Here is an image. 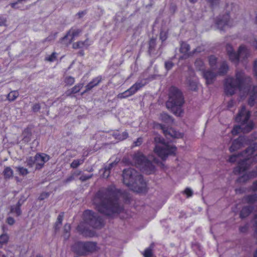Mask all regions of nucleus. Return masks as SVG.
Wrapping results in <instances>:
<instances>
[{
  "instance_id": "obj_1",
  "label": "nucleus",
  "mask_w": 257,
  "mask_h": 257,
  "mask_svg": "<svg viewBox=\"0 0 257 257\" xmlns=\"http://www.w3.org/2000/svg\"><path fill=\"white\" fill-rule=\"evenodd\" d=\"M122 198L125 202H130V196L127 191H122L111 184L106 188L98 190L93 199L95 209L109 218H114L123 210L119 200Z\"/></svg>"
},
{
  "instance_id": "obj_2",
  "label": "nucleus",
  "mask_w": 257,
  "mask_h": 257,
  "mask_svg": "<svg viewBox=\"0 0 257 257\" xmlns=\"http://www.w3.org/2000/svg\"><path fill=\"white\" fill-rule=\"evenodd\" d=\"M250 116V112L247 111L245 106L242 105L235 117V121L240 122V124L233 127L231 131L233 135H237L240 132L248 133L253 128V122L251 121L247 122Z\"/></svg>"
},
{
  "instance_id": "obj_3",
  "label": "nucleus",
  "mask_w": 257,
  "mask_h": 257,
  "mask_svg": "<svg viewBox=\"0 0 257 257\" xmlns=\"http://www.w3.org/2000/svg\"><path fill=\"white\" fill-rule=\"evenodd\" d=\"M256 150H257V143H254L252 146H249L243 152L237 155H232L229 157L228 161L231 163L235 162L239 156L245 157L244 159L239 161L237 166L234 168L233 172L235 175H238L248 169L250 165L249 163L250 162L249 156L253 154Z\"/></svg>"
},
{
  "instance_id": "obj_4",
  "label": "nucleus",
  "mask_w": 257,
  "mask_h": 257,
  "mask_svg": "<svg viewBox=\"0 0 257 257\" xmlns=\"http://www.w3.org/2000/svg\"><path fill=\"white\" fill-rule=\"evenodd\" d=\"M184 102L182 92L177 87L172 86L169 90V99L166 102V107L177 116H180L182 112V106Z\"/></svg>"
},
{
  "instance_id": "obj_5",
  "label": "nucleus",
  "mask_w": 257,
  "mask_h": 257,
  "mask_svg": "<svg viewBox=\"0 0 257 257\" xmlns=\"http://www.w3.org/2000/svg\"><path fill=\"white\" fill-rule=\"evenodd\" d=\"M249 79L242 71H237L235 78L228 77L226 79L224 84V91L227 95H232L237 89L241 90L245 80Z\"/></svg>"
},
{
  "instance_id": "obj_6",
  "label": "nucleus",
  "mask_w": 257,
  "mask_h": 257,
  "mask_svg": "<svg viewBox=\"0 0 257 257\" xmlns=\"http://www.w3.org/2000/svg\"><path fill=\"white\" fill-rule=\"evenodd\" d=\"M154 142L156 144L154 152L162 160H165L169 155H175L177 150L176 146L165 143L163 138L157 136L154 138Z\"/></svg>"
},
{
  "instance_id": "obj_7",
  "label": "nucleus",
  "mask_w": 257,
  "mask_h": 257,
  "mask_svg": "<svg viewBox=\"0 0 257 257\" xmlns=\"http://www.w3.org/2000/svg\"><path fill=\"white\" fill-rule=\"evenodd\" d=\"M135 166L147 174L153 173L155 170V166L141 152L135 153L133 158Z\"/></svg>"
},
{
  "instance_id": "obj_8",
  "label": "nucleus",
  "mask_w": 257,
  "mask_h": 257,
  "mask_svg": "<svg viewBox=\"0 0 257 257\" xmlns=\"http://www.w3.org/2000/svg\"><path fill=\"white\" fill-rule=\"evenodd\" d=\"M97 243L94 242H75L72 246L73 251L77 254L86 255L96 250Z\"/></svg>"
},
{
  "instance_id": "obj_9",
  "label": "nucleus",
  "mask_w": 257,
  "mask_h": 257,
  "mask_svg": "<svg viewBox=\"0 0 257 257\" xmlns=\"http://www.w3.org/2000/svg\"><path fill=\"white\" fill-rule=\"evenodd\" d=\"M83 216L85 223L94 228L100 229L104 226V221L102 217L91 210L85 211Z\"/></svg>"
},
{
  "instance_id": "obj_10",
  "label": "nucleus",
  "mask_w": 257,
  "mask_h": 257,
  "mask_svg": "<svg viewBox=\"0 0 257 257\" xmlns=\"http://www.w3.org/2000/svg\"><path fill=\"white\" fill-rule=\"evenodd\" d=\"M140 175L141 174L133 168L124 169L122 174L123 183L128 187L132 185L136 178Z\"/></svg>"
},
{
  "instance_id": "obj_11",
  "label": "nucleus",
  "mask_w": 257,
  "mask_h": 257,
  "mask_svg": "<svg viewBox=\"0 0 257 257\" xmlns=\"http://www.w3.org/2000/svg\"><path fill=\"white\" fill-rule=\"evenodd\" d=\"M134 191L138 193H144L147 191V184L142 175L139 176L132 185L128 186Z\"/></svg>"
},
{
  "instance_id": "obj_12",
  "label": "nucleus",
  "mask_w": 257,
  "mask_h": 257,
  "mask_svg": "<svg viewBox=\"0 0 257 257\" xmlns=\"http://www.w3.org/2000/svg\"><path fill=\"white\" fill-rule=\"evenodd\" d=\"M155 126L157 128H160L163 131V134L167 138H172L174 139L182 138L183 137V134L179 132L176 131L173 128L166 129L165 125L157 123H155Z\"/></svg>"
},
{
  "instance_id": "obj_13",
  "label": "nucleus",
  "mask_w": 257,
  "mask_h": 257,
  "mask_svg": "<svg viewBox=\"0 0 257 257\" xmlns=\"http://www.w3.org/2000/svg\"><path fill=\"white\" fill-rule=\"evenodd\" d=\"M250 141L248 137L245 136H239L237 139L234 140L229 148L230 152H233L239 149L244 145L250 144Z\"/></svg>"
},
{
  "instance_id": "obj_14",
  "label": "nucleus",
  "mask_w": 257,
  "mask_h": 257,
  "mask_svg": "<svg viewBox=\"0 0 257 257\" xmlns=\"http://www.w3.org/2000/svg\"><path fill=\"white\" fill-rule=\"evenodd\" d=\"M144 86V84L141 82H137L129 89L122 93L118 94L117 97L119 98L122 99L130 96L135 94L138 90Z\"/></svg>"
},
{
  "instance_id": "obj_15",
  "label": "nucleus",
  "mask_w": 257,
  "mask_h": 257,
  "mask_svg": "<svg viewBox=\"0 0 257 257\" xmlns=\"http://www.w3.org/2000/svg\"><path fill=\"white\" fill-rule=\"evenodd\" d=\"M230 16L228 13L221 16L217 18L216 24L218 29L221 31H223L226 26L229 25Z\"/></svg>"
},
{
  "instance_id": "obj_16",
  "label": "nucleus",
  "mask_w": 257,
  "mask_h": 257,
  "mask_svg": "<svg viewBox=\"0 0 257 257\" xmlns=\"http://www.w3.org/2000/svg\"><path fill=\"white\" fill-rule=\"evenodd\" d=\"M50 157L48 155L44 153H37L35 155V160L36 161V169L39 170L43 167L44 164L48 161Z\"/></svg>"
},
{
  "instance_id": "obj_17",
  "label": "nucleus",
  "mask_w": 257,
  "mask_h": 257,
  "mask_svg": "<svg viewBox=\"0 0 257 257\" xmlns=\"http://www.w3.org/2000/svg\"><path fill=\"white\" fill-rule=\"evenodd\" d=\"M202 75L206 80L207 84H211L215 81L217 74L211 70H207L202 72Z\"/></svg>"
},
{
  "instance_id": "obj_18",
  "label": "nucleus",
  "mask_w": 257,
  "mask_h": 257,
  "mask_svg": "<svg viewBox=\"0 0 257 257\" xmlns=\"http://www.w3.org/2000/svg\"><path fill=\"white\" fill-rule=\"evenodd\" d=\"M190 50V46L188 44L183 41L180 42V52L184 54V58H187L191 56V55H190L191 52H189Z\"/></svg>"
},
{
  "instance_id": "obj_19",
  "label": "nucleus",
  "mask_w": 257,
  "mask_h": 257,
  "mask_svg": "<svg viewBox=\"0 0 257 257\" xmlns=\"http://www.w3.org/2000/svg\"><path fill=\"white\" fill-rule=\"evenodd\" d=\"M90 45V43L89 39H86L84 41H78L77 42L73 43L72 48L75 49H87Z\"/></svg>"
},
{
  "instance_id": "obj_20",
  "label": "nucleus",
  "mask_w": 257,
  "mask_h": 257,
  "mask_svg": "<svg viewBox=\"0 0 257 257\" xmlns=\"http://www.w3.org/2000/svg\"><path fill=\"white\" fill-rule=\"evenodd\" d=\"M156 38H152L148 42V52L149 55L154 54L156 47Z\"/></svg>"
},
{
  "instance_id": "obj_21",
  "label": "nucleus",
  "mask_w": 257,
  "mask_h": 257,
  "mask_svg": "<svg viewBox=\"0 0 257 257\" xmlns=\"http://www.w3.org/2000/svg\"><path fill=\"white\" fill-rule=\"evenodd\" d=\"M252 94L250 95L248 100V104L250 106H254L255 105V102L257 98L256 94H257V86H253L252 87Z\"/></svg>"
},
{
  "instance_id": "obj_22",
  "label": "nucleus",
  "mask_w": 257,
  "mask_h": 257,
  "mask_svg": "<svg viewBox=\"0 0 257 257\" xmlns=\"http://www.w3.org/2000/svg\"><path fill=\"white\" fill-rule=\"evenodd\" d=\"M253 207L252 206H246L243 207L240 212V217L244 218L248 216L253 211Z\"/></svg>"
},
{
  "instance_id": "obj_23",
  "label": "nucleus",
  "mask_w": 257,
  "mask_h": 257,
  "mask_svg": "<svg viewBox=\"0 0 257 257\" xmlns=\"http://www.w3.org/2000/svg\"><path fill=\"white\" fill-rule=\"evenodd\" d=\"M159 119L162 121L168 124L173 123L174 119L173 117L166 112H162L159 115Z\"/></svg>"
},
{
  "instance_id": "obj_24",
  "label": "nucleus",
  "mask_w": 257,
  "mask_h": 257,
  "mask_svg": "<svg viewBox=\"0 0 257 257\" xmlns=\"http://www.w3.org/2000/svg\"><path fill=\"white\" fill-rule=\"evenodd\" d=\"M238 51L239 59L244 60L249 56V51L244 46H240Z\"/></svg>"
},
{
  "instance_id": "obj_25",
  "label": "nucleus",
  "mask_w": 257,
  "mask_h": 257,
  "mask_svg": "<svg viewBox=\"0 0 257 257\" xmlns=\"http://www.w3.org/2000/svg\"><path fill=\"white\" fill-rule=\"evenodd\" d=\"M83 86V83H78L75 85L70 89L68 90L66 93L67 96H70L72 94H75L80 91Z\"/></svg>"
},
{
  "instance_id": "obj_26",
  "label": "nucleus",
  "mask_w": 257,
  "mask_h": 257,
  "mask_svg": "<svg viewBox=\"0 0 257 257\" xmlns=\"http://www.w3.org/2000/svg\"><path fill=\"white\" fill-rule=\"evenodd\" d=\"M243 201L248 204H253L257 201V194L246 195L243 197Z\"/></svg>"
},
{
  "instance_id": "obj_27",
  "label": "nucleus",
  "mask_w": 257,
  "mask_h": 257,
  "mask_svg": "<svg viewBox=\"0 0 257 257\" xmlns=\"http://www.w3.org/2000/svg\"><path fill=\"white\" fill-rule=\"evenodd\" d=\"M32 132L30 128H26L23 132V141L25 143H28L31 140Z\"/></svg>"
},
{
  "instance_id": "obj_28",
  "label": "nucleus",
  "mask_w": 257,
  "mask_h": 257,
  "mask_svg": "<svg viewBox=\"0 0 257 257\" xmlns=\"http://www.w3.org/2000/svg\"><path fill=\"white\" fill-rule=\"evenodd\" d=\"M3 174L5 179H10L13 177L14 171L10 167H6L3 171Z\"/></svg>"
},
{
  "instance_id": "obj_29",
  "label": "nucleus",
  "mask_w": 257,
  "mask_h": 257,
  "mask_svg": "<svg viewBox=\"0 0 257 257\" xmlns=\"http://www.w3.org/2000/svg\"><path fill=\"white\" fill-rule=\"evenodd\" d=\"M81 171H75L73 172L71 175L68 176L66 179L64 180L63 182L64 184H67L74 180L75 177H77L81 174Z\"/></svg>"
},
{
  "instance_id": "obj_30",
  "label": "nucleus",
  "mask_w": 257,
  "mask_h": 257,
  "mask_svg": "<svg viewBox=\"0 0 257 257\" xmlns=\"http://www.w3.org/2000/svg\"><path fill=\"white\" fill-rule=\"evenodd\" d=\"M228 70V66L227 64L226 63V62H223L221 64L219 68L218 73L220 75H223L227 73Z\"/></svg>"
},
{
  "instance_id": "obj_31",
  "label": "nucleus",
  "mask_w": 257,
  "mask_h": 257,
  "mask_svg": "<svg viewBox=\"0 0 257 257\" xmlns=\"http://www.w3.org/2000/svg\"><path fill=\"white\" fill-rule=\"evenodd\" d=\"M195 66L196 69L198 71H204V64L201 59H197L195 62Z\"/></svg>"
},
{
  "instance_id": "obj_32",
  "label": "nucleus",
  "mask_w": 257,
  "mask_h": 257,
  "mask_svg": "<svg viewBox=\"0 0 257 257\" xmlns=\"http://www.w3.org/2000/svg\"><path fill=\"white\" fill-rule=\"evenodd\" d=\"M154 247V243H152L150 246L146 248L144 253L143 255L144 257H152L153 255V249Z\"/></svg>"
},
{
  "instance_id": "obj_33",
  "label": "nucleus",
  "mask_w": 257,
  "mask_h": 257,
  "mask_svg": "<svg viewBox=\"0 0 257 257\" xmlns=\"http://www.w3.org/2000/svg\"><path fill=\"white\" fill-rule=\"evenodd\" d=\"M19 95V92L17 91H12L7 95V98L9 101H13L16 99Z\"/></svg>"
},
{
  "instance_id": "obj_34",
  "label": "nucleus",
  "mask_w": 257,
  "mask_h": 257,
  "mask_svg": "<svg viewBox=\"0 0 257 257\" xmlns=\"http://www.w3.org/2000/svg\"><path fill=\"white\" fill-rule=\"evenodd\" d=\"M186 83L189 86V88L191 90L195 91L197 90V86L196 82L193 80L191 79L190 78H187L186 80Z\"/></svg>"
},
{
  "instance_id": "obj_35",
  "label": "nucleus",
  "mask_w": 257,
  "mask_h": 257,
  "mask_svg": "<svg viewBox=\"0 0 257 257\" xmlns=\"http://www.w3.org/2000/svg\"><path fill=\"white\" fill-rule=\"evenodd\" d=\"M253 178L250 177V172L248 174H244L239 177L237 180L236 182L238 183H244L246 182L250 178Z\"/></svg>"
},
{
  "instance_id": "obj_36",
  "label": "nucleus",
  "mask_w": 257,
  "mask_h": 257,
  "mask_svg": "<svg viewBox=\"0 0 257 257\" xmlns=\"http://www.w3.org/2000/svg\"><path fill=\"white\" fill-rule=\"evenodd\" d=\"M217 60V58L214 55H211L208 57L209 65L212 69L216 68Z\"/></svg>"
},
{
  "instance_id": "obj_37",
  "label": "nucleus",
  "mask_w": 257,
  "mask_h": 257,
  "mask_svg": "<svg viewBox=\"0 0 257 257\" xmlns=\"http://www.w3.org/2000/svg\"><path fill=\"white\" fill-rule=\"evenodd\" d=\"M228 55L229 59L231 61H232L235 63H238V62L239 60L238 52L237 53H236L235 52H234L233 53H231L228 54Z\"/></svg>"
},
{
  "instance_id": "obj_38",
  "label": "nucleus",
  "mask_w": 257,
  "mask_h": 257,
  "mask_svg": "<svg viewBox=\"0 0 257 257\" xmlns=\"http://www.w3.org/2000/svg\"><path fill=\"white\" fill-rule=\"evenodd\" d=\"M71 226L70 224L66 223L64 226V237L65 239H68L70 236V231Z\"/></svg>"
},
{
  "instance_id": "obj_39",
  "label": "nucleus",
  "mask_w": 257,
  "mask_h": 257,
  "mask_svg": "<svg viewBox=\"0 0 257 257\" xmlns=\"http://www.w3.org/2000/svg\"><path fill=\"white\" fill-rule=\"evenodd\" d=\"M113 136L115 137V139L119 141H122L128 138V134L126 132H124L121 134L116 133L113 135Z\"/></svg>"
},
{
  "instance_id": "obj_40",
  "label": "nucleus",
  "mask_w": 257,
  "mask_h": 257,
  "mask_svg": "<svg viewBox=\"0 0 257 257\" xmlns=\"http://www.w3.org/2000/svg\"><path fill=\"white\" fill-rule=\"evenodd\" d=\"M11 212L16 213L17 216H19L22 214L21 207H19L16 205L11 206Z\"/></svg>"
},
{
  "instance_id": "obj_41",
  "label": "nucleus",
  "mask_w": 257,
  "mask_h": 257,
  "mask_svg": "<svg viewBox=\"0 0 257 257\" xmlns=\"http://www.w3.org/2000/svg\"><path fill=\"white\" fill-rule=\"evenodd\" d=\"M26 163L27 166L30 168L32 167L35 164L36 165V161L35 160V156L34 157H29L27 158Z\"/></svg>"
},
{
  "instance_id": "obj_42",
  "label": "nucleus",
  "mask_w": 257,
  "mask_h": 257,
  "mask_svg": "<svg viewBox=\"0 0 257 257\" xmlns=\"http://www.w3.org/2000/svg\"><path fill=\"white\" fill-rule=\"evenodd\" d=\"M9 239V237L7 233H3L0 235V247L4 244H6Z\"/></svg>"
},
{
  "instance_id": "obj_43",
  "label": "nucleus",
  "mask_w": 257,
  "mask_h": 257,
  "mask_svg": "<svg viewBox=\"0 0 257 257\" xmlns=\"http://www.w3.org/2000/svg\"><path fill=\"white\" fill-rule=\"evenodd\" d=\"M84 162V159L74 160L70 164V167L72 168H76Z\"/></svg>"
},
{
  "instance_id": "obj_44",
  "label": "nucleus",
  "mask_w": 257,
  "mask_h": 257,
  "mask_svg": "<svg viewBox=\"0 0 257 257\" xmlns=\"http://www.w3.org/2000/svg\"><path fill=\"white\" fill-rule=\"evenodd\" d=\"M16 168L17 169V171L19 172L20 175L25 176L29 173L28 169L24 168L23 167L18 166Z\"/></svg>"
},
{
  "instance_id": "obj_45",
  "label": "nucleus",
  "mask_w": 257,
  "mask_h": 257,
  "mask_svg": "<svg viewBox=\"0 0 257 257\" xmlns=\"http://www.w3.org/2000/svg\"><path fill=\"white\" fill-rule=\"evenodd\" d=\"M77 229L80 233L83 235H87V230L86 229L84 226L83 223H81L77 226Z\"/></svg>"
},
{
  "instance_id": "obj_46",
  "label": "nucleus",
  "mask_w": 257,
  "mask_h": 257,
  "mask_svg": "<svg viewBox=\"0 0 257 257\" xmlns=\"http://www.w3.org/2000/svg\"><path fill=\"white\" fill-rule=\"evenodd\" d=\"M174 65V63L171 60L166 61L164 63L165 68L167 71L170 70Z\"/></svg>"
},
{
  "instance_id": "obj_47",
  "label": "nucleus",
  "mask_w": 257,
  "mask_h": 257,
  "mask_svg": "<svg viewBox=\"0 0 257 257\" xmlns=\"http://www.w3.org/2000/svg\"><path fill=\"white\" fill-rule=\"evenodd\" d=\"M75 82V78L72 76H67L64 79V83L67 85H72Z\"/></svg>"
},
{
  "instance_id": "obj_48",
  "label": "nucleus",
  "mask_w": 257,
  "mask_h": 257,
  "mask_svg": "<svg viewBox=\"0 0 257 257\" xmlns=\"http://www.w3.org/2000/svg\"><path fill=\"white\" fill-rule=\"evenodd\" d=\"M102 80V77L101 76H97L95 78L93 79L90 82L94 85V86H97Z\"/></svg>"
},
{
  "instance_id": "obj_49",
  "label": "nucleus",
  "mask_w": 257,
  "mask_h": 257,
  "mask_svg": "<svg viewBox=\"0 0 257 257\" xmlns=\"http://www.w3.org/2000/svg\"><path fill=\"white\" fill-rule=\"evenodd\" d=\"M64 217V213H60L57 217V221L55 223L57 224V225H61L62 223V220Z\"/></svg>"
},
{
  "instance_id": "obj_50",
  "label": "nucleus",
  "mask_w": 257,
  "mask_h": 257,
  "mask_svg": "<svg viewBox=\"0 0 257 257\" xmlns=\"http://www.w3.org/2000/svg\"><path fill=\"white\" fill-rule=\"evenodd\" d=\"M168 38V34L166 32L162 31L160 33V39L161 40L162 42H163Z\"/></svg>"
},
{
  "instance_id": "obj_51",
  "label": "nucleus",
  "mask_w": 257,
  "mask_h": 257,
  "mask_svg": "<svg viewBox=\"0 0 257 257\" xmlns=\"http://www.w3.org/2000/svg\"><path fill=\"white\" fill-rule=\"evenodd\" d=\"M81 32H82V31L80 29H76V30H73L72 33V39L70 41V43L72 41L73 39L75 37L78 36L80 34V33H81Z\"/></svg>"
},
{
  "instance_id": "obj_52",
  "label": "nucleus",
  "mask_w": 257,
  "mask_h": 257,
  "mask_svg": "<svg viewBox=\"0 0 257 257\" xmlns=\"http://www.w3.org/2000/svg\"><path fill=\"white\" fill-rule=\"evenodd\" d=\"M212 8L218 6L219 4V0H206Z\"/></svg>"
},
{
  "instance_id": "obj_53",
  "label": "nucleus",
  "mask_w": 257,
  "mask_h": 257,
  "mask_svg": "<svg viewBox=\"0 0 257 257\" xmlns=\"http://www.w3.org/2000/svg\"><path fill=\"white\" fill-rule=\"evenodd\" d=\"M100 171H103V173L102 174V176L103 178H107L110 173V171L109 170H108L107 169L103 168V169L101 170Z\"/></svg>"
},
{
  "instance_id": "obj_54",
  "label": "nucleus",
  "mask_w": 257,
  "mask_h": 257,
  "mask_svg": "<svg viewBox=\"0 0 257 257\" xmlns=\"http://www.w3.org/2000/svg\"><path fill=\"white\" fill-rule=\"evenodd\" d=\"M247 137V136H246ZM248 138L249 140L250 141V143L249 145L250 146H252V145L254 143H253L252 144H251V143L255 140L257 139V133H252L250 137H248Z\"/></svg>"
},
{
  "instance_id": "obj_55",
  "label": "nucleus",
  "mask_w": 257,
  "mask_h": 257,
  "mask_svg": "<svg viewBox=\"0 0 257 257\" xmlns=\"http://www.w3.org/2000/svg\"><path fill=\"white\" fill-rule=\"evenodd\" d=\"M93 175L91 174L89 175H81L80 178L79 180L81 181L82 182L86 181V180L91 178L92 177Z\"/></svg>"
},
{
  "instance_id": "obj_56",
  "label": "nucleus",
  "mask_w": 257,
  "mask_h": 257,
  "mask_svg": "<svg viewBox=\"0 0 257 257\" xmlns=\"http://www.w3.org/2000/svg\"><path fill=\"white\" fill-rule=\"evenodd\" d=\"M56 59V53L53 52L52 54L48 57L46 58V60L49 62H53Z\"/></svg>"
},
{
  "instance_id": "obj_57",
  "label": "nucleus",
  "mask_w": 257,
  "mask_h": 257,
  "mask_svg": "<svg viewBox=\"0 0 257 257\" xmlns=\"http://www.w3.org/2000/svg\"><path fill=\"white\" fill-rule=\"evenodd\" d=\"M40 109H41V105L39 103L34 104L32 107V111L34 112H38L40 110Z\"/></svg>"
},
{
  "instance_id": "obj_58",
  "label": "nucleus",
  "mask_w": 257,
  "mask_h": 257,
  "mask_svg": "<svg viewBox=\"0 0 257 257\" xmlns=\"http://www.w3.org/2000/svg\"><path fill=\"white\" fill-rule=\"evenodd\" d=\"M57 33H55L53 35H51L44 39V42L51 41L55 39Z\"/></svg>"
},
{
  "instance_id": "obj_59",
  "label": "nucleus",
  "mask_w": 257,
  "mask_h": 257,
  "mask_svg": "<svg viewBox=\"0 0 257 257\" xmlns=\"http://www.w3.org/2000/svg\"><path fill=\"white\" fill-rule=\"evenodd\" d=\"M7 22V18L3 16H0V27L6 26Z\"/></svg>"
},
{
  "instance_id": "obj_60",
  "label": "nucleus",
  "mask_w": 257,
  "mask_h": 257,
  "mask_svg": "<svg viewBox=\"0 0 257 257\" xmlns=\"http://www.w3.org/2000/svg\"><path fill=\"white\" fill-rule=\"evenodd\" d=\"M49 196V193L48 192H43L40 194L38 199L40 200H43L44 199L48 198Z\"/></svg>"
},
{
  "instance_id": "obj_61",
  "label": "nucleus",
  "mask_w": 257,
  "mask_h": 257,
  "mask_svg": "<svg viewBox=\"0 0 257 257\" xmlns=\"http://www.w3.org/2000/svg\"><path fill=\"white\" fill-rule=\"evenodd\" d=\"M248 229V224H246L243 226H240L239 228V231L242 233H245Z\"/></svg>"
},
{
  "instance_id": "obj_62",
  "label": "nucleus",
  "mask_w": 257,
  "mask_h": 257,
  "mask_svg": "<svg viewBox=\"0 0 257 257\" xmlns=\"http://www.w3.org/2000/svg\"><path fill=\"white\" fill-rule=\"evenodd\" d=\"M184 193L187 195V197H191L193 195V192L189 188H186L184 191Z\"/></svg>"
},
{
  "instance_id": "obj_63",
  "label": "nucleus",
  "mask_w": 257,
  "mask_h": 257,
  "mask_svg": "<svg viewBox=\"0 0 257 257\" xmlns=\"http://www.w3.org/2000/svg\"><path fill=\"white\" fill-rule=\"evenodd\" d=\"M203 51L202 48L201 47H198L196 49H195L193 51L190 52V55H191V56H193L196 53H200Z\"/></svg>"
},
{
  "instance_id": "obj_64",
  "label": "nucleus",
  "mask_w": 257,
  "mask_h": 257,
  "mask_svg": "<svg viewBox=\"0 0 257 257\" xmlns=\"http://www.w3.org/2000/svg\"><path fill=\"white\" fill-rule=\"evenodd\" d=\"M253 70L254 75L257 78V60L254 61Z\"/></svg>"
}]
</instances>
